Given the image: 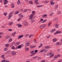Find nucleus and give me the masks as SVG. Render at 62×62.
<instances>
[{"mask_svg":"<svg viewBox=\"0 0 62 62\" xmlns=\"http://www.w3.org/2000/svg\"><path fill=\"white\" fill-rule=\"evenodd\" d=\"M32 13L33 14H31V15L29 17V20H31L33 18V16L34 15H35V11H33L32 12Z\"/></svg>","mask_w":62,"mask_h":62,"instance_id":"nucleus-1","label":"nucleus"},{"mask_svg":"<svg viewBox=\"0 0 62 62\" xmlns=\"http://www.w3.org/2000/svg\"><path fill=\"white\" fill-rule=\"evenodd\" d=\"M13 14V12H11L9 14V15H8L9 17L8 18V19H10V18L12 16V14Z\"/></svg>","mask_w":62,"mask_h":62,"instance_id":"nucleus-2","label":"nucleus"},{"mask_svg":"<svg viewBox=\"0 0 62 62\" xmlns=\"http://www.w3.org/2000/svg\"><path fill=\"white\" fill-rule=\"evenodd\" d=\"M46 25L45 24H43L41 25L40 27V29H42L44 27H45Z\"/></svg>","mask_w":62,"mask_h":62,"instance_id":"nucleus-3","label":"nucleus"},{"mask_svg":"<svg viewBox=\"0 0 62 62\" xmlns=\"http://www.w3.org/2000/svg\"><path fill=\"white\" fill-rule=\"evenodd\" d=\"M60 55H57L54 57V59H53V60H54V59H56L57 58L59 57L60 56Z\"/></svg>","mask_w":62,"mask_h":62,"instance_id":"nucleus-4","label":"nucleus"},{"mask_svg":"<svg viewBox=\"0 0 62 62\" xmlns=\"http://www.w3.org/2000/svg\"><path fill=\"white\" fill-rule=\"evenodd\" d=\"M50 4L51 5H54V2L53 1V0H51L50 1Z\"/></svg>","mask_w":62,"mask_h":62,"instance_id":"nucleus-5","label":"nucleus"},{"mask_svg":"<svg viewBox=\"0 0 62 62\" xmlns=\"http://www.w3.org/2000/svg\"><path fill=\"white\" fill-rule=\"evenodd\" d=\"M61 32L60 31H57L56 32H55L54 34L55 35H56L57 34H61Z\"/></svg>","mask_w":62,"mask_h":62,"instance_id":"nucleus-6","label":"nucleus"},{"mask_svg":"<svg viewBox=\"0 0 62 62\" xmlns=\"http://www.w3.org/2000/svg\"><path fill=\"white\" fill-rule=\"evenodd\" d=\"M11 54H12V55H15L16 54V53L15 52V51H12L11 53Z\"/></svg>","mask_w":62,"mask_h":62,"instance_id":"nucleus-7","label":"nucleus"},{"mask_svg":"<svg viewBox=\"0 0 62 62\" xmlns=\"http://www.w3.org/2000/svg\"><path fill=\"white\" fill-rule=\"evenodd\" d=\"M51 48V47H50V46H46L44 47V48L45 49H50V48Z\"/></svg>","mask_w":62,"mask_h":62,"instance_id":"nucleus-8","label":"nucleus"},{"mask_svg":"<svg viewBox=\"0 0 62 62\" xmlns=\"http://www.w3.org/2000/svg\"><path fill=\"white\" fill-rule=\"evenodd\" d=\"M23 35H21L18 36V39H20L21 38H23Z\"/></svg>","mask_w":62,"mask_h":62,"instance_id":"nucleus-9","label":"nucleus"},{"mask_svg":"<svg viewBox=\"0 0 62 62\" xmlns=\"http://www.w3.org/2000/svg\"><path fill=\"white\" fill-rule=\"evenodd\" d=\"M10 38H11V36H7L5 38L6 39H9Z\"/></svg>","mask_w":62,"mask_h":62,"instance_id":"nucleus-10","label":"nucleus"},{"mask_svg":"<svg viewBox=\"0 0 62 62\" xmlns=\"http://www.w3.org/2000/svg\"><path fill=\"white\" fill-rule=\"evenodd\" d=\"M19 16L20 17H22V18H23V15H22L21 14H20L19 15Z\"/></svg>","mask_w":62,"mask_h":62,"instance_id":"nucleus-11","label":"nucleus"},{"mask_svg":"<svg viewBox=\"0 0 62 62\" xmlns=\"http://www.w3.org/2000/svg\"><path fill=\"white\" fill-rule=\"evenodd\" d=\"M30 45V43H28L26 44L25 45V47H27V46H28Z\"/></svg>","mask_w":62,"mask_h":62,"instance_id":"nucleus-12","label":"nucleus"},{"mask_svg":"<svg viewBox=\"0 0 62 62\" xmlns=\"http://www.w3.org/2000/svg\"><path fill=\"white\" fill-rule=\"evenodd\" d=\"M11 7L12 8H14V3H12L11 4Z\"/></svg>","mask_w":62,"mask_h":62,"instance_id":"nucleus-13","label":"nucleus"},{"mask_svg":"<svg viewBox=\"0 0 62 62\" xmlns=\"http://www.w3.org/2000/svg\"><path fill=\"white\" fill-rule=\"evenodd\" d=\"M35 20H34V19H33L31 20V23H33L35 22Z\"/></svg>","mask_w":62,"mask_h":62,"instance_id":"nucleus-14","label":"nucleus"},{"mask_svg":"<svg viewBox=\"0 0 62 62\" xmlns=\"http://www.w3.org/2000/svg\"><path fill=\"white\" fill-rule=\"evenodd\" d=\"M24 25H25V26H27V25H28V23L27 22H24Z\"/></svg>","mask_w":62,"mask_h":62,"instance_id":"nucleus-15","label":"nucleus"},{"mask_svg":"<svg viewBox=\"0 0 62 62\" xmlns=\"http://www.w3.org/2000/svg\"><path fill=\"white\" fill-rule=\"evenodd\" d=\"M38 57H38V56H36L33 57H32V58H33V59H36V58H37Z\"/></svg>","mask_w":62,"mask_h":62,"instance_id":"nucleus-16","label":"nucleus"},{"mask_svg":"<svg viewBox=\"0 0 62 62\" xmlns=\"http://www.w3.org/2000/svg\"><path fill=\"white\" fill-rule=\"evenodd\" d=\"M1 56L2 58H3V59H5V58L4 57L5 56V55L4 54L2 55H1Z\"/></svg>","mask_w":62,"mask_h":62,"instance_id":"nucleus-17","label":"nucleus"},{"mask_svg":"<svg viewBox=\"0 0 62 62\" xmlns=\"http://www.w3.org/2000/svg\"><path fill=\"white\" fill-rule=\"evenodd\" d=\"M55 31V30L54 29H53L51 31H50V32L51 33H53V32H54V31Z\"/></svg>","mask_w":62,"mask_h":62,"instance_id":"nucleus-18","label":"nucleus"},{"mask_svg":"<svg viewBox=\"0 0 62 62\" xmlns=\"http://www.w3.org/2000/svg\"><path fill=\"white\" fill-rule=\"evenodd\" d=\"M25 50L27 51H28L29 50V48L28 47H26L25 48Z\"/></svg>","mask_w":62,"mask_h":62,"instance_id":"nucleus-19","label":"nucleus"},{"mask_svg":"<svg viewBox=\"0 0 62 62\" xmlns=\"http://www.w3.org/2000/svg\"><path fill=\"white\" fill-rule=\"evenodd\" d=\"M20 43V42H17L15 43L16 45H19Z\"/></svg>","mask_w":62,"mask_h":62,"instance_id":"nucleus-20","label":"nucleus"},{"mask_svg":"<svg viewBox=\"0 0 62 62\" xmlns=\"http://www.w3.org/2000/svg\"><path fill=\"white\" fill-rule=\"evenodd\" d=\"M22 48V45H19L18 46V49H21Z\"/></svg>","mask_w":62,"mask_h":62,"instance_id":"nucleus-21","label":"nucleus"},{"mask_svg":"<svg viewBox=\"0 0 62 62\" xmlns=\"http://www.w3.org/2000/svg\"><path fill=\"white\" fill-rule=\"evenodd\" d=\"M52 21H51L49 23H48V24H47L48 26H50V25H51V22Z\"/></svg>","mask_w":62,"mask_h":62,"instance_id":"nucleus-22","label":"nucleus"},{"mask_svg":"<svg viewBox=\"0 0 62 62\" xmlns=\"http://www.w3.org/2000/svg\"><path fill=\"white\" fill-rule=\"evenodd\" d=\"M55 27L56 28H58V25L56 24L55 25Z\"/></svg>","mask_w":62,"mask_h":62,"instance_id":"nucleus-23","label":"nucleus"},{"mask_svg":"<svg viewBox=\"0 0 62 62\" xmlns=\"http://www.w3.org/2000/svg\"><path fill=\"white\" fill-rule=\"evenodd\" d=\"M13 23V22H10L9 23V25H11L12 24V23Z\"/></svg>","mask_w":62,"mask_h":62,"instance_id":"nucleus-24","label":"nucleus"},{"mask_svg":"<svg viewBox=\"0 0 62 62\" xmlns=\"http://www.w3.org/2000/svg\"><path fill=\"white\" fill-rule=\"evenodd\" d=\"M29 2V3H30V4L32 5L33 4V2L32 1H30Z\"/></svg>","mask_w":62,"mask_h":62,"instance_id":"nucleus-25","label":"nucleus"},{"mask_svg":"<svg viewBox=\"0 0 62 62\" xmlns=\"http://www.w3.org/2000/svg\"><path fill=\"white\" fill-rule=\"evenodd\" d=\"M44 2V3H45V4H47V3H48L49 2V1H47V0H46Z\"/></svg>","mask_w":62,"mask_h":62,"instance_id":"nucleus-26","label":"nucleus"},{"mask_svg":"<svg viewBox=\"0 0 62 62\" xmlns=\"http://www.w3.org/2000/svg\"><path fill=\"white\" fill-rule=\"evenodd\" d=\"M47 21V20L45 19V20H43L42 22V23H44L45 22H46Z\"/></svg>","mask_w":62,"mask_h":62,"instance_id":"nucleus-27","label":"nucleus"},{"mask_svg":"<svg viewBox=\"0 0 62 62\" xmlns=\"http://www.w3.org/2000/svg\"><path fill=\"white\" fill-rule=\"evenodd\" d=\"M20 1L19 0H18L17 2V4L18 5H19V4H20Z\"/></svg>","mask_w":62,"mask_h":62,"instance_id":"nucleus-28","label":"nucleus"},{"mask_svg":"<svg viewBox=\"0 0 62 62\" xmlns=\"http://www.w3.org/2000/svg\"><path fill=\"white\" fill-rule=\"evenodd\" d=\"M5 46H6V47H9V44H6L5 45Z\"/></svg>","mask_w":62,"mask_h":62,"instance_id":"nucleus-29","label":"nucleus"},{"mask_svg":"<svg viewBox=\"0 0 62 62\" xmlns=\"http://www.w3.org/2000/svg\"><path fill=\"white\" fill-rule=\"evenodd\" d=\"M38 0H35L34 1V3L35 4L37 2H38Z\"/></svg>","mask_w":62,"mask_h":62,"instance_id":"nucleus-30","label":"nucleus"},{"mask_svg":"<svg viewBox=\"0 0 62 62\" xmlns=\"http://www.w3.org/2000/svg\"><path fill=\"white\" fill-rule=\"evenodd\" d=\"M36 54V53L35 52H34L32 54H31V56H33V55H34V54Z\"/></svg>","mask_w":62,"mask_h":62,"instance_id":"nucleus-31","label":"nucleus"},{"mask_svg":"<svg viewBox=\"0 0 62 62\" xmlns=\"http://www.w3.org/2000/svg\"><path fill=\"white\" fill-rule=\"evenodd\" d=\"M37 8H40V7H42V5H38V6H37Z\"/></svg>","mask_w":62,"mask_h":62,"instance_id":"nucleus-32","label":"nucleus"},{"mask_svg":"<svg viewBox=\"0 0 62 62\" xmlns=\"http://www.w3.org/2000/svg\"><path fill=\"white\" fill-rule=\"evenodd\" d=\"M60 44H59V42H57L56 44H55V45H59Z\"/></svg>","mask_w":62,"mask_h":62,"instance_id":"nucleus-33","label":"nucleus"},{"mask_svg":"<svg viewBox=\"0 0 62 62\" xmlns=\"http://www.w3.org/2000/svg\"><path fill=\"white\" fill-rule=\"evenodd\" d=\"M18 13H19V11H16V13H15V15L16 14H18Z\"/></svg>","mask_w":62,"mask_h":62,"instance_id":"nucleus-34","label":"nucleus"},{"mask_svg":"<svg viewBox=\"0 0 62 62\" xmlns=\"http://www.w3.org/2000/svg\"><path fill=\"white\" fill-rule=\"evenodd\" d=\"M18 27H22V25L19 24L18 25Z\"/></svg>","mask_w":62,"mask_h":62,"instance_id":"nucleus-35","label":"nucleus"},{"mask_svg":"<svg viewBox=\"0 0 62 62\" xmlns=\"http://www.w3.org/2000/svg\"><path fill=\"white\" fill-rule=\"evenodd\" d=\"M54 21H56L58 20V19L57 18H55L54 19Z\"/></svg>","mask_w":62,"mask_h":62,"instance_id":"nucleus-36","label":"nucleus"},{"mask_svg":"<svg viewBox=\"0 0 62 62\" xmlns=\"http://www.w3.org/2000/svg\"><path fill=\"white\" fill-rule=\"evenodd\" d=\"M53 41H54V42H55L56 41V39H53Z\"/></svg>","mask_w":62,"mask_h":62,"instance_id":"nucleus-37","label":"nucleus"},{"mask_svg":"<svg viewBox=\"0 0 62 62\" xmlns=\"http://www.w3.org/2000/svg\"><path fill=\"white\" fill-rule=\"evenodd\" d=\"M8 15V13H4L3 14V15H5V16H6L7 15Z\"/></svg>","mask_w":62,"mask_h":62,"instance_id":"nucleus-38","label":"nucleus"},{"mask_svg":"<svg viewBox=\"0 0 62 62\" xmlns=\"http://www.w3.org/2000/svg\"><path fill=\"white\" fill-rule=\"evenodd\" d=\"M34 52V51L33 50L31 51L30 52L31 54H32V53H33Z\"/></svg>","mask_w":62,"mask_h":62,"instance_id":"nucleus-39","label":"nucleus"},{"mask_svg":"<svg viewBox=\"0 0 62 62\" xmlns=\"http://www.w3.org/2000/svg\"><path fill=\"white\" fill-rule=\"evenodd\" d=\"M12 49H15V48L14 46H12Z\"/></svg>","mask_w":62,"mask_h":62,"instance_id":"nucleus-40","label":"nucleus"},{"mask_svg":"<svg viewBox=\"0 0 62 62\" xmlns=\"http://www.w3.org/2000/svg\"><path fill=\"white\" fill-rule=\"evenodd\" d=\"M54 54H53L50 56V57H53V56H54Z\"/></svg>","mask_w":62,"mask_h":62,"instance_id":"nucleus-41","label":"nucleus"},{"mask_svg":"<svg viewBox=\"0 0 62 62\" xmlns=\"http://www.w3.org/2000/svg\"><path fill=\"white\" fill-rule=\"evenodd\" d=\"M61 12L60 11H59V12H58V14H61Z\"/></svg>","mask_w":62,"mask_h":62,"instance_id":"nucleus-42","label":"nucleus"},{"mask_svg":"<svg viewBox=\"0 0 62 62\" xmlns=\"http://www.w3.org/2000/svg\"><path fill=\"white\" fill-rule=\"evenodd\" d=\"M21 20V17H20V18L18 19H17L18 21H20Z\"/></svg>","mask_w":62,"mask_h":62,"instance_id":"nucleus-43","label":"nucleus"},{"mask_svg":"<svg viewBox=\"0 0 62 62\" xmlns=\"http://www.w3.org/2000/svg\"><path fill=\"white\" fill-rule=\"evenodd\" d=\"M8 31H12V29H8Z\"/></svg>","mask_w":62,"mask_h":62,"instance_id":"nucleus-44","label":"nucleus"},{"mask_svg":"<svg viewBox=\"0 0 62 62\" xmlns=\"http://www.w3.org/2000/svg\"><path fill=\"white\" fill-rule=\"evenodd\" d=\"M25 1L26 2H27V3H28V2H29L28 0H25Z\"/></svg>","mask_w":62,"mask_h":62,"instance_id":"nucleus-45","label":"nucleus"},{"mask_svg":"<svg viewBox=\"0 0 62 62\" xmlns=\"http://www.w3.org/2000/svg\"><path fill=\"white\" fill-rule=\"evenodd\" d=\"M50 54H51V53H48L47 54V56H49V55H50Z\"/></svg>","mask_w":62,"mask_h":62,"instance_id":"nucleus-46","label":"nucleus"},{"mask_svg":"<svg viewBox=\"0 0 62 62\" xmlns=\"http://www.w3.org/2000/svg\"><path fill=\"white\" fill-rule=\"evenodd\" d=\"M43 21V19L42 18H41L40 19V21H41V22H42Z\"/></svg>","mask_w":62,"mask_h":62,"instance_id":"nucleus-47","label":"nucleus"},{"mask_svg":"<svg viewBox=\"0 0 62 62\" xmlns=\"http://www.w3.org/2000/svg\"><path fill=\"white\" fill-rule=\"evenodd\" d=\"M12 37H14V36H15V34H14V33H13L12 34Z\"/></svg>","mask_w":62,"mask_h":62,"instance_id":"nucleus-48","label":"nucleus"},{"mask_svg":"<svg viewBox=\"0 0 62 62\" xmlns=\"http://www.w3.org/2000/svg\"><path fill=\"white\" fill-rule=\"evenodd\" d=\"M7 50H8V49L7 48V47L5 48L4 49V51H7Z\"/></svg>","mask_w":62,"mask_h":62,"instance_id":"nucleus-49","label":"nucleus"},{"mask_svg":"<svg viewBox=\"0 0 62 62\" xmlns=\"http://www.w3.org/2000/svg\"><path fill=\"white\" fill-rule=\"evenodd\" d=\"M50 37H51V35H49L47 36V38L48 39H49V38Z\"/></svg>","mask_w":62,"mask_h":62,"instance_id":"nucleus-50","label":"nucleus"},{"mask_svg":"<svg viewBox=\"0 0 62 62\" xmlns=\"http://www.w3.org/2000/svg\"><path fill=\"white\" fill-rule=\"evenodd\" d=\"M29 36V34H26L25 35V37H26L27 36Z\"/></svg>","mask_w":62,"mask_h":62,"instance_id":"nucleus-51","label":"nucleus"},{"mask_svg":"<svg viewBox=\"0 0 62 62\" xmlns=\"http://www.w3.org/2000/svg\"><path fill=\"white\" fill-rule=\"evenodd\" d=\"M12 39H10L9 40V41H12Z\"/></svg>","mask_w":62,"mask_h":62,"instance_id":"nucleus-52","label":"nucleus"},{"mask_svg":"<svg viewBox=\"0 0 62 62\" xmlns=\"http://www.w3.org/2000/svg\"><path fill=\"white\" fill-rule=\"evenodd\" d=\"M30 48H31V49H32V48H33V46H30Z\"/></svg>","mask_w":62,"mask_h":62,"instance_id":"nucleus-53","label":"nucleus"},{"mask_svg":"<svg viewBox=\"0 0 62 62\" xmlns=\"http://www.w3.org/2000/svg\"><path fill=\"white\" fill-rule=\"evenodd\" d=\"M15 43V42H13L12 43V46H13V45Z\"/></svg>","mask_w":62,"mask_h":62,"instance_id":"nucleus-54","label":"nucleus"},{"mask_svg":"<svg viewBox=\"0 0 62 62\" xmlns=\"http://www.w3.org/2000/svg\"><path fill=\"white\" fill-rule=\"evenodd\" d=\"M27 11V9H25L24 11V12H26V11Z\"/></svg>","mask_w":62,"mask_h":62,"instance_id":"nucleus-55","label":"nucleus"},{"mask_svg":"<svg viewBox=\"0 0 62 62\" xmlns=\"http://www.w3.org/2000/svg\"><path fill=\"white\" fill-rule=\"evenodd\" d=\"M33 36V35H32L31 34L29 36V38H30L31 37H32Z\"/></svg>","mask_w":62,"mask_h":62,"instance_id":"nucleus-56","label":"nucleus"},{"mask_svg":"<svg viewBox=\"0 0 62 62\" xmlns=\"http://www.w3.org/2000/svg\"><path fill=\"white\" fill-rule=\"evenodd\" d=\"M41 62H45V61L44 60H43Z\"/></svg>","mask_w":62,"mask_h":62,"instance_id":"nucleus-57","label":"nucleus"},{"mask_svg":"<svg viewBox=\"0 0 62 62\" xmlns=\"http://www.w3.org/2000/svg\"><path fill=\"white\" fill-rule=\"evenodd\" d=\"M42 50V51L43 52H44L46 50V49H44Z\"/></svg>","mask_w":62,"mask_h":62,"instance_id":"nucleus-58","label":"nucleus"},{"mask_svg":"<svg viewBox=\"0 0 62 62\" xmlns=\"http://www.w3.org/2000/svg\"><path fill=\"white\" fill-rule=\"evenodd\" d=\"M38 52V50H35V53H37Z\"/></svg>","mask_w":62,"mask_h":62,"instance_id":"nucleus-59","label":"nucleus"},{"mask_svg":"<svg viewBox=\"0 0 62 62\" xmlns=\"http://www.w3.org/2000/svg\"><path fill=\"white\" fill-rule=\"evenodd\" d=\"M42 52H43V51H42V50L40 51L39 52V53H42Z\"/></svg>","mask_w":62,"mask_h":62,"instance_id":"nucleus-60","label":"nucleus"},{"mask_svg":"<svg viewBox=\"0 0 62 62\" xmlns=\"http://www.w3.org/2000/svg\"><path fill=\"white\" fill-rule=\"evenodd\" d=\"M5 62H9V60H8V61L6 60V61Z\"/></svg>","mask_w":62,"mask_h":62,"instance_id":"nucleus-61","label":"nucleus"},{"mask_svg":"<svg viewBox=\"0 0 62 62\" xmlns=\"http://www.w3.org/2000/svg\"><path fill=\"white\" fill-rule=\"evenodd\" d=\"M38 59L39 60H40L41 59V57H39L38 58Z\"/></svg>","mask_w":62,"mask_h":62,"instance_id":"nucleus-62","label":"nucleus"},{"mask_svg":"<svg viewBox=\"0 0 62 62\" xmlns=\"http://www.w3.org/2000/svg\"><path fill=\"white\" fill-rule=\"evenodd\" d=\"M10 53V51H8L7 52V54H9Z\"/></svg>","mask_w":62,"mask_h":62,"instance_id":"nucleus-63","label":"nucleus"},{"mask_svg":"<svg viewBox=\"0 0 62 62\" xmlns=\"http://www.w3.org/2000/svg\"><path fill=\"white\" fill-rule=\"evenodd\" d=\"M61 61H62V60H60L59 61H58L57 62H61Z\"/></svg>","mask_w":62,"mask_h":62,"instance_id":"nucleus-64","label":"nucleus"}]
</instances>
